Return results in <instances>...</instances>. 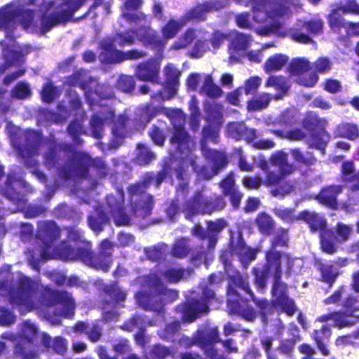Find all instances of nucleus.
I'll use <instances>...</instances> for the list:
<instances>
[{
  "mask_svg": "<svg viewBox=\"0 0 359 359\" xmlns=\"http://www.w3.org/2000/svg\"><path fill=\"white\" fill-rule=\"evenodd\" d=\"M229 1L227 0H210L203 4L196 6L188 12L183 18L175 20L170 19L161 27L162 38L156 32L147 25L149 23L147 16L142 13H130L141 5L140 0H127L125 3V11L123 18L130 23L140 26L138 33L133 32L118 34L112 40L107 39L102 42V49L99 58L105 63L118 62L128 59H137L143 56V53L137 50H130L126 53L118 50L116 45L128 46L133 43L135 39L142 41L154 48H161L166 43L167 40L173 39L177 33L190 20H204L206 14L213 11L224 8Z\"/></svg>",
  "mask_w": 359,
  "mask_h": 359,
  "instance_id": "nucleus-1",
  "label": "nucleus"
},
{
  "mask_svg": "<svg viewBox=\"0 0 359 359\" xmlns=\"http://www.w3.org/2000/svg\"><path fill=\"white\" fill-rule=\"evenodd\" d=\"M287 241V232L283 231L280 236H277L272 243L273 250L266 255V264L262 269H255V283L259 290H263L269 277H273L274 284L273 286V303L274 308L280 311L285 312L288 316L294 313V302L286 295V285L280 282L281 277V266L287 264V270L295 273L299 272L303 261L299 258L290 259L289 255L274 250L278 245L283 246Z\"/></svg>",
  "mask_w": 359,
  "mask_h": 359,
  "instance_id": "nucleus-2",
  "label": "nucleus"
},
{
  "mask_svg": "<svg viewBox=\"0 0 359 359\" xmlns=\"http://www.w3.org/2000/svg\"><path fill=\"white\" fill-rule=\"evenodd\" d=\"M11 274L8 271H1L0 277L6 278V280L0 283V291L2 296H6L9 302L16 306L21 313L29 312L34 309H40L41 306L49 307L53 304L52 301L39 303L35 300L36 283L29 278L18 273L15 282L10 280Z\"/></svg>",
  "mask_w": 359,
  "mask_h": 359,
  "instance_id": "nucleus-3",
  "label": "nucleus"
},
{
  "mask_svg": "<svg viewBox=\"0 0 359 359\" xmlns=\"http://www.w3.org/2000/svg\"><path fill=\"white\" fill-rule=\"evenodd\" d=\"M254 20L258 23L266 25L255 29L256 32L261 36H267L271 34L280 35L286 34L285 31H282L277 18L286 15L290 11L288 6H285L287 1L285 0H252ZM238 4L248 5V0H235Z\"/></svg>",
  "mask_w": 359,
  "mask_h": 359,
  "instance_id": "nucleus-4",
  "label": "nucleus"
},
{
  "mask_svg": "<svg viewBox=\"0 0 359 359\" xmlns=\"http://www.w3.org/2000/svg\"><path fill=\"white\" fill-rule=\"evenodd\" d=\"M111 243L107 240L102 242L100 248L103 251L104 257L103 260L101 258L97 259L92 257L91 252L88 248L76 247V250L72 249L69 245L65 243L62 244L61 249H54L53 248V242L44 243V247L41 253V258L43 259H61L65 260H74L81 259L86 265L91 266L97 269H101L104 271H107L110 266L111 254L110 250L111 248Z\"/></svg>",
  "mask_w": 359,
  "mask_h": 359,
  "instance_id": "nucleus-5",
  "label": "nucleus"
},
{
  "mask_svg": "<svg viewBox=\"0 0 359 359\" xmlns=\"http://www.w3.org/2000/svg\"><path fill=\"white\" fill-rule=\"evenodd\" d=\"M158 111L166 114L173 125L175 132L171 138V144L176 147L181 154V158L183 161L182 167L180 170L176 171V176L178 180L183 181L182 169L186 165L190 164L192 169L196 170L195 156L191 153L194 143L193 140L189 138L183 128L185 121L184 114L180 109H160Z\"/></svg>",
  "mask_w": 359,
  "mask_h": 359,
  "instance_id": "nucleus-6",
  "label": "nucleus"
},
{
  "mask_svg": "<svg viewBox=\"0 0 359 359\" xmlns=\"http://www.w3.org/2000/svg\"><path fill=\"white\" fill-rule=\"evenodd\" d=\"M208 111V120L214 119V126L206 127L203 130V141L201 142V150L205 157L212 163V168L210 172L207 171V168H203L199 172V175L204 179H210L216 175L219 170L224 168L226 164V158L224 154L218 152L215 150L210 149L207 147L206 142H212L216 143L218 142V128L217 126L222 123V112L219 109L217 110L215 115L212 114V111Z\"/></svg>",
  "mask_w": 359,
  "mask_h": 359,
  "instance_id": "nucleus-7",
  "label": "nucleus"
},
{
  "mask_svg": "<svg viewBox=\"0 0 359 359\" xmlns=\"http://www.w3.org/2000/svg\"><path fill=\"white\" fill-rule=\"evenodd\" d=\"M84 1L67 0L60 6H55L50 0L45 1L41 7L43 14L41 19L40 32L46 33L55 25L69 19Z\"/></svg>",
  "mask_w": 359,
  "mask_h": 359,
  "instance_id": "nucleus-8",
  "label": "nucleus"
},
{
  "mask_svg": "<svg viewBox=\"0 0 359 359\" xmlns=\"http://www.w3.org/2000/svg\"><path fill=\"white\" fill-rule=\"evenodd\" d=\"M37 336V328L30 322L23 323L21 334L15 336L12 333H4L2 337L11 340L15 344V353L16 355L22 359H34L38 353L32 351L33 341Z\"/></svg>",
  "mask_w": 359,
  "mask_h": 359,
  "instance_id": "nucleus-9",
  "label": "nucleus"
},
{
  "mask_svg": "<svg viewBox=\"0 0 359 359\" xmlns=\"http://www.w3.org/2000/svg\"><path fill=\"white\" fill-rule=\"evenodd\" d=\"M13 22H20L25 29L30 32L38 30L34 21L33 13L30 10H20L14 5H8L0 9V29H9Z\"/></svg>",
  "mask_w": 359,
  "mask_h": 359,
  "instance_id": "nucleus-10",
  "label": "nucleus"
},
{
  "mask_svg": "<svg viewBox=\"0 0 359 359\" xmlns=\"http://www.w3.org/2000/svg\"><path fill=\"white\" fill-rule=\"evenodd\" d=\"M287 154L283 151H278L273 154L271 157V163L278 168L279 175L268 170V163L261 156L255 158V163L266 174L265 184H273L277 183L282 177L292 174L294 171V167L289 164L287 161Z\"/></svg>",
  "mask_w": 359,
  "mask_h": 359,
  "instance_id": "nucleus-11",
  "label": "nucleus"
},
{
  "mask_svg": "<svg viewBox=\"0 0 359 359\" xmlns=\"http://www.w3.org/2000/svg\"><path fill=\"white\" fill-rule=\"evenodd\" d=\"M218 340L219 335L217 329L211 328L205 331L198 330L193 340L189 338H184L182 339L181 344L185 347L190 346L193 344H198L204 349L206 359H224L222 355L218 354L217 351H215L210 344Z\"/></svg>",
  "mask_w": 359,
  "mask_h": 359,
  "instance_id": "nucleus-12",
  "label": "nucleus"
},
{
  "mask_svg": "<svg viewBox=\"0 0 359 359\" xmlns=\"http://www.w3.org/2000/svg\"><path fill=\"white\" fill-rule=\"evenodd\" d=\"M205 39L206 32L201 29H189L174 42L172 48L174 50L185 48L195 40L191 55L195 57H200L208 50Z\"/></svg>",
  "mask_w": 359,
  "mask_h": 359,
  "instance_id": "nucleus-13",
  "label": "nucleus"
},
{
  "mask_svg": "<svg viewBox=\"0 0 359 359\" xmlns=\"http://www.w3.org/2000/svg\"><path fill=\"white\" fill-rule=\"evenodd\" d=\"M224 205L225 203L221 198H217L215 203L213 204L206 196L201 193H198L191 201L188 202L184 208V212L187 217L199 213L210 214L215 210H222Z\"/></svg>",
  "mask_w": 359,
  "mask_h": 359,
  "instance_id": "nucleus-14",
  "label": "nucleus"
},
{
  "mask_svg": "<svg viewBox=\"0 0 359 359\" xmlns=\"http://www.w3.org/2000/svg\"><path fill=\"white\" fill-rule=\"evenodd\" d=\"M277 21L280 23V27L282 28V31H285L286 34L285 35H280L278 34H275L278 36H289L291 37L293 40L301 43H309L313 42L312 39L309 37L307 35L300 32L297 27L301 26H305L306 27V29L311 32V34H319L321 32L323 29V21L320 20H315L313 21H310L307 23H302V22L298 23L296 27L294 28H291L290 29H286L282 22L277 18Z\"/></svg>",
  "mask_w": 359,
  "mask_h": 359,
  "instance_id": "nucleus-15",
  "label": "nucleus"
},
{
  "mask_svg": "<svg viewBox=\"0 0 359 359\" xmlns=\"http://www.w3.org/2000/svg\"><path fill=\"white\" fill-rule=\"evenodd\" d=\"M290 68L291 74L299 76L297 82L300 85L312 87L318 80V76L316 74L304 75V73L311 68L310 62L304 57L294 59L290 63Z\"/></svg>",
  "mask_w": 359,
  "mask_h": 359,
  "instance_id": "nucleus-16",
  "label": "nucleus"
},
{
  "mask_svg": "<svg viewBox=\"0 0 359 359\" xmlns=\"http://www.w3.org/2000/svg\"><path fill=\"white\" fill-rule=\"evenodd\" d=\"M203 294L204 299L202 302L189 303L184 306L182 316L184 321L193 322L198 313H205L208 311V306L205 301L212 299L215 297V293L212 289L206 288L203 290Z\"/></svg>",
  "mask_w": 359,
  "mask_h": 359,
  "instance_id": "nucleus-17",
  "label": "nucleus"
},
{
  "mask_svg": "<svg viewBox=\"0 0 359 359\" xmlns=\"http://www.w3.org/2000/svg\"><path fill=\"white\" fill-rule=\"evenodd\" d=\"M123 201V192L118 191L117 197L108 196L107 203L109 208L108 214L114 220L118 226L126 225L129 223V217L123 212L122 210V203Z\"/></svg>",
  "mask_w": 359,
  "mask_h": 359,
  "instance_id": "nucleus-18",
  "label": "nucleus"
},
{
  "mask_svg": "<svg viewBox=\"0 0 359 359\" xmlns=\"http://www.w3.org/2000/svg\"><path fill=\"white\" fill-rule=\"evenodd\" d=\"M262 82V79L257 76H251L247 79L243 86L230 93L227 98L230 103L237 105L240 102L245 100V95L254 94L259 88Z\"/></svg>",
  "mask_w": 359,
  "mask_h": 359,
  "instance_id": "nucleus-19",
  "label": "nucleus"
},
{
  "mask_svg": "<svg viewBox=\"0 0 359 359\" xmlns=\"http://www.w3.org/2000/svg\"><path fill=\"white\" fill-rule=\"evenodd\" d=\"M227 295L228 307L231 312L238 313L248 321H251L255 318L253 309L245 306V302L240 299L233 289L229 290Z\"/></svg>",
  "mask_w": 359,
  "mask_h": 359,
  "instance_id": "nucleus-20",
  "label": "nucleus"
},
{
  "mask_svg": "<svg viewBox=\"0 0 359 359\" xmlns=\"http://www.w3.org/2000/svg\"><path fill=\"white\" fill-rule=\"evenodd\" d=\"M164 74L166 77V86L163 91L159 93V96L163 100H168L176 93L180 72L172 65H168L165 67Z\"/></svg>",
  "mask_w": 359,
  "mask_h": 359,
  "instance_id": "nucleus-21",
  "label": "nucleus"
},
{
  "mask_svg": "<svg viewBox=\"0 0 359 359\" xmlns=\"http://www.w3.org/2000/svg\"><path fill=\"white\" fill-rule=\"evenodd\" d=\"M86 74L85 72H82L74 75V76H77V79L72 84L73 86L78 85L84 90L86 99L89 102L90 105L93 106L98 102L99 99L104 98V95L100 94V89H96L94 93L92 92V88L97 86V82L92 79H90L89 83L84 82L83 79L86 76Z\"/></svg>",
  "mask_w": 359,
  "mask_h": 359,
  "instance_id": "nucleus-22",
  "label": "nucleus"
},
{
  "mask_svg": "<svg viewBox=\"0 0 359 359\" xmlns=\"http://www.w3.org/2000/svg\"><path fill=\"white\" fill-rule=\"evenodd\" d=\"M47 293L62 309L57 315L67 318H72L74 316V304L72 296L69 293L63 292H55L50 290Z\"/></svg>",
  "mask_w": 359,
  "mask_h": 359,
  "instance_id": "nucleus-23",
  "label": "nucleus"
},
{
  "mask_svg": "<svg viewBox=\"0 0 359 359\" xmlns=\"http://www.w3.org/2000/svg\"><path fill=\"white\" fill-rule=\"evenodd\" d=\"M3 48V54L10 65H18L21 62L23 54L19 50L20 48L17 46L8 32L6 34V39L1 42Z\"/></svg>",
  "mask_w": 359,
  "mask_h": 359,
  "instance_id": "nucleus-24",
  "label": "nucleus"
},
{
  "mask_svg": "<svg viewBox=\"0 0 359 359\" xmlns=\"http://www.w3.org/2000/svg\"><path fill=\"white\" fill-rule=\"evenodd\" d=\"M359 316L344 313H332L318 318V320L323 323L332 322L335 327L343 328L354 325Z\"/></svg>",
  "mask_w": 359,
  "mask_h": 359,
  "instance_id": "nucleus-25",
  "label": "nucleus"
},
{
  "mask_svg": "<svg viewBox=\"0 0 359 359\" xmlns=\"http://www.w3.org/2000/svg\"><path fill=\"white\" fill-rule=\"evenodd\" d=\"M158 72L159 63L153 60L140 65L137 67L136 75L140 80L154 82L158 78Z\"/></svg>",
  "mask_w": 359,
  "mask_h": 359,
  "instance_id": "nucleus-26",
  "label": "nucleus"
},
{
  "mask_svg": "<svg viewBox=\"0 0 359 359\" xmlns=\"http://www.w3.org/2000/svg\"><path fill=\"white\" fill-rule=\"evenodd\" d=\"M266 88H273L278 93L275 95L274 99L280 100L287 93L290 83L288 79L282 76H271L266 81Z\"/></svg>",
  "mask_w": 359,
  "mask_h": 359,
  "instance_id": "nucleus-27",
  "label": "nucleus"
},
{
  "mask_svg": "<svg viewBox=\"0 0 359 359\" xmlns=\"http://www.w3.org/2000/svg\"><path fill=\"white\" fill-rule=\"evenodd\" d=\"M341 191V188L339 186H331L323 189L317 196L316 199L319 203L334 208L337 205V196Z\"/></svg>",
  "mask_w": 359,
  "mask_h": 359,
  "instance_id": "nucleus-28",
  "label": "nucleus"
},
{
  "mask_svg": "<svg viewBox=\"0 0 359 359\" xmlns=\"http://www.w3.org/2000/svg\"><path fill=\"white\" fill-rule=\"evenodd\" d=\"M106 112L107 115L104 117H103L102 113L100 115L96 114L93 116L91 119L90 126L93 135L97 139L102 137L104 124H107L108 122L111 121L114 116V112L111 110H107Z\"/></svg>",
  "mask_w": 359,
  "mask_h": 359,
  "instance_id": "nucleus-29",
  "label": "nucleus"
},
{
  "mask_svg": "<svg viewBox=\"0 0 359 359\" xmlns=\"http://www.w3.org/2000/svg\"><path fill=\"white\" fill-rule=\"evenodd\" d=\"M255 136L256 133L255 130L245 128L243 133L242 138H244L246 141L251 142L252 147L256 149H269L274 147L275 144L273 141L269 140H255Z\"/></svg>",
  "mask_w": 359,
  "mask_h": 359,
  "instance_id": "nucleus-30",
  "label": "nucleus"
},
{
  "mask_svg": "<svg viewBox=\"0 0 359 359\" xmlns=\"http://www.w3.org/2000/svg\"><path fill=\"white\" fill-rule=\"evenodd\" d=\"M299 218L304 220L311 230H323L326 222L320 215L309 211H304L299 214Z\"/></svg>",
  "mask_w": 359,
  "mask_h": 359,
  "instance_id": "nucleus-31",
  "label": "nucleus"
},
{
  "mask_svg": "<svg viewBox=\"0 0 359 359\" xmlns=\"http://www.w3.org/2000/svg\"><path fill=\"white\" fill-rule=\"evenodd\" d=\"M353 169L354 165L352 161L344 162L341 166L342 176L344 181L350 180L349 187L351 189L358 191L359 190V171L356 175H353Z\"/></svg>",
  "mask_w": 359,
  "mask_h": 359,
  "instance_id": "nucleus-32",
  "label": "nucleus"
},
{
  "mask_svg": "<svg viewBox=\"0 0 359 359\" xmlns=\"http://www.w3.org/2000/svg\"><path fill=\"white\" fill-rule=\"evenodd\" d=\"M334 134L337 137L355 140L359 137L358 126L353 123H342L335 129Z\"/></svg>",
  "mask_w": 359,
  "mask_h": 359,
  "instance_id": "nucleus-33",
  "label": "nucleus"
},
{
  "mask_svg": "<svg viewBox=\"0 0 359 359\" xmlns=\"http://www.w3.org/2000/svg\"><path fill=\"white\" fill-rule=\"evenodd\" d=\"M288 57L285 55L275 54L269 57L264 63L266 72H276L281 69L287 62Z\"/></svg>",
  "mask_w": 359,
  "mask_h": 359,
  "instance_id": "nucleus-34",
  "label": "nucleus"
},
{
  "mask_svg": "<svg viewBox=\"0 0 359 359\" xmlns=\"http://www.w3.org/2000/svg\"><path fill=\"white\" fill-rule=\"evenodd\" d=\"M41 343L46 348H52L58 353L62 354L67 348L66 341L61 337H55L51 339L50 337L46 334H41Z\"/></svg>",
  "mask_w": 359,
  "mask_h": 359,
  "instance_id": "nucleus-35",
  "label": "nucleus"
},
{
  "mask_svg": "<svg viewBox=\"0 0 359 359\" xmlns=\"http://www.w3.org/2000/svg\"><path fill=\"white\" fill-rule=\"evenodd\" d=\"M234 252L239 257L241 264L247 266L248 264L255 259L257 250L247 247L243 242H240L238 247L233 250Z\"/></svg>",
  "mask_w": 359,
  "mask_h": 359,
  "instance_id": "nucleus-36",
  "label": "nucleus"
},
{
  "mask_svg": "<svg viewBox=\"0 0 359 359\" xmlns=\"http://www.w3.org/2000/svg\"><path fill=\"white\" fill-rule=\"evenodd\" d=\"M330 335L331 331L327 325H323L320 330H315L313 333V338L316 341L318 348L324 355H327L330 353L324 341L328 339Z\"/></svg>",
  "mask_w": 359,
  "mask_h": 359,
  "instance_id": "nucleus-37",
  "label": "nucleus"
},
{
  "mask_svg": "<svg viewBox=\"0 0 359 359\" xmlns=\"http://www.w3.org/2000/svg\"><path fill=\"white\" fill-rule=\"evenodd\" d=\"M272 97L270 94L262 93L248 102L249 111H259L267 107Z\"/></svg>",
  "mask_w": 359,
  "mask_h": 359,
  "instance_id": "nucleus-38",
  "label": "nucleus"
},
{
  "mask_svg": "<svg viewBox=\"0 0 359 359\" xmlns=\"http://www.w3.org/2000/svg\"><path fill=\"white\" fill-rule=\"evenodd\" d=\"M75 331L78 332H85L92 341H97L101 335L100 330L97 325L79 323L75 326Z\"/></svg>",
  "mask_w": 359,
  "mask_h": 359,
  "instance_id": "nucleus-39",
  "label": "nucleus"
},
{
  "mask_svg": "<svg viewBox=\"0 0 359 359\" xmlns=\"http://www.w3.org/2000/svg\"><path fill=\"white\" fill-rule=\"evenodd\" d=\"M200 93L210 97L216 98L221 95L222 90L212 83L210 76H206Z\"/></svg>",
  "mask_w": 359,
  "mask_h": 359,
  "instance_id": "nucleus-40",
  "label": "nucleus"
},
{
  "mask_svg": "<svg viewBox=\"0 0 359 359\" xmlns=\"http://www.w3.org/2000/svg\"><path fill=\"white\" fill-rule=\"evenodd\" d=\"M230 37L231 39V49H233L235 50H244L250 44V37L237 32H232Z\"/></svg>",
  "mask_w": 359,
  "mask_h": 359,
  "instance_id": "nucleus-41",
  "label": "nucleus"
},
{
  "mask_svg": "<svg viewBox=\"0 0 359 359\" xmlns=\"http://www.w3.org/2000/svg\"><path fill=\"white\" fill-rule=\"evenodd\" d=\"M329 139L330 137L328 134L326 132L321 130L318 133L311 135L308 140V144L311 147L323 150L326 144L328 142Z\"/></svg>",
  "mask_w": 359,
  "mask_h": 359,
  "instance_id": "nucleus-42",
  "label": "nucleus"
},
{
  "mask_svg": "<svg viewBox=\"0 0 359 359\" xmlns=\"http://www.w3.org/2000/svg\"><path fill=\"white\" fill-rule=\"evenodd\" d=\"M340 11L337 8L334 10L328 16V21L331 29L334 31H339L341 27H344L346 29V25L348 22H346L344 20V18L341 17L340 13Z\"/></svg>",
  "mask_w": 359,
  "mask_h": 359,
  "instance_id": "nucleus-43",
  "label": "nucleus"
},
{
  "mask_svg": "<svg viewBox=\"0 0 359 359\" xmlns=\"http://www.w3.org/2000/svg\"><path fill=\"white\" fill-rule=\"evenodd\" d=\"M97 219H95L93 216H90L88 218V223L90 229L95 232H100L102 231V225L109 219V216L106 215L105 213L100 210H97Z\"/></svg>",
  "mask_w": 359,
  "mask_h": 359,
  "instance_id": "nucleus-44",
  "label": "nucleus"
},
{
  "mask_svg": "<svg viewBox=\"0 0 359 359\" xmlns=\"http://www.w3.org/2000/svg\"><path fill=\"white\" fill-rule=\"evenodd\" d=\"M137 150V161L140 165L148 164L155 158L154 154L149 151L147 147L143 144H138Z\"/></svg>",
  "mask_w": 359,
  "mask_h": 359,
  "instance_id": "nucleus-45",
  "label": "nucleus"
},
{
  "mask_svg": "<svg viewBox=\"0 0 359 359\" xmlns=\"http://www.w3.org/2000/svg\"><path fill=\"white\" fill-rule=\"evenodd\" d=\"M142 198L144 200L143 204H138L135 207V212L140 216H145L149 214L152 209V197L150 195L143 194Z\"/></svg>",
  "mask_w": 359,
  "mask_h": 359,
  "instance_id": "nucleus-46",
  "label": "nucleus"
},
{
  "mask_svg": "<svg viewBox=\"0 0 359 359\" xmlns=\"http://www.w3.org/2000/svg\"><path fill=\"white\" fill-rule=\"evenodd\" d=\"M257 224L262 233H269L273 226V220L265 213L259 214L256 220Z\"/></svg>",
  "mask_w": 359,
  "mask_h": 359,
  "instance_id": "nucleus-47",
  "label": "nucleus"
},
{
  "mask_svg": "<svg viewBox=\"0 0 359 359\" xmlns=\"http://www.w3.org/2000/svg\"><path fill=\"white\" fill-rule=\"evenodd\" d=\"M189 109L191 111L190 124L193 130L198 128L199 111L198 109V101L195 97H193L189 103Z\"/></svg>",
  "mask_w": 359,
  "mask_h": 359,
  "instance_id": "nucleus-48",
  "label": "nucleus"
},
{
  "mask_svg": "<svg viewBox=\"0 0 359 359\" xmlns=\"http://www.w3.org/2000/svg\"><path fill=\"white\" fill-rule=\"evenodd\" d=\"M322 278L323 281L331 284L332 283L337 274V269L332 265L325 264L323 265L321 269Z\"/></svg>",
  "mask_w": 359,
  "mask_h": 359,
  "instance_id": "nucleus-49",
  "label": "nucleus"
},
{
  "mask_svg": "<svg viewBox=\"0 0 359 359\" xmlns=\"http://www.w3.org/2000/svg\"><path fill=\"white\" fill-rule=\"evenodd\" d=\"M184 271L182 269L170 268L163 273V279L170 283L178 282L184 277Z\"/></svg>",
  "mask_w": 359,
  "mask_h": 359,
  "instance_id": "nucleus-50",
  "label": "nucleus"
},
{
  "mask_svg": "<svg viewBox=\"0 0 359 359\" xmlns=\"http://www.w3.org/2000/svg\"><path fill=\"white\" fill-rule=\"evenodd\" d=\"M187 242L188 241L184 238H182L176 242L172 248V254L175 257H183L187 255L189 250Z\"/></svg>",
  "mask_w": 359,
  "mask_h": 359,
  "instance_id": "nucleus-51",
  "label": "nucleus"
},
{
  "mask_svg": "<svg viewBox=\"0 0 359 359\" xmlns=\"http://www.w3.org/2000/svg\"><path fill=\"white\" fill-rule=\"evenodd\" d=\"M337 8L343 13L359 14V5L354 0H344Z\"/></svg>",
  "mask_w": 359,
  "mask_h": 359,
  "instance_id": "nucleus-52",
  "label": "nucleus"
},
{
  "mask_svg": "<svg viewBox=\"0 0 359 359\" xmlns=\"http://www.w3.org/2000/svg\"><path fill=\"white\" fill-rule=\"evenodd\" d=\"M245 129V126L243 123H231L228 126V133L233 138L240 139Z\"/></svg>",
  "mask_w": 359,
  "mask_h": 359,
  "instance_id": "nucleus-53",
  "label": "nucleus"
},
{
  "mask_svg": "<svg viewBox=\"0 0 359 359\" xmlns=\"http://www.w3.org/2000/svg\"><path fill=\"white\" fill-rule=\"evenodd\" d=\"M292 331V337L282 342L280 346V351L285 353H289L292 350L295 342L299 339L298 330L296 327H294Z\"/></svg>",
  "mask_w": 359,
  "mask_h": 359,
  "instance_id": "nucleus-54",
  "label": "nucleus"
},
{
  "mask_svg": "<svg viewBox=\"0 0 359 359\" xmlns=\"http://www.w3.org/2000/svg\"><path fill=\"white\" fill-rule=\"evenodd\" d=\"M118 87L124 92H130L135 88V82L133 77L122 76L118 81Z\"/></svg>",
  "mask_w": 359,
  "mask_h": 359,
  "instance_id": "nucleus-55",
  "label": "nucleus"
},
{
  "mask_svg": "<svg viewBox=\"0 0 359 359\" xmlns=\"http://www.w3.org/2000/svg\"><path fill=\"white\" fill-rule=\"evenodd\" d=\"M13 95L19 99L26 98L30 94V89L28 84L25 83H18L13 90Z\"/></svg>",
  "mask_w": 359,
  "mask_h": 359,
  "instance_id": "nucleus-56",
  "label": "nucleus"
},
{
  "mask_svg": "<svg viewBox=\"0 0 359 359\" xmlns=\"http://www.w3.org/2000/svg\"><path fill=\"white\" fill-rule=\"evenodd\" d=\"M57 90L53 86L52 83H48L46 84L42 90L41 96L43 101L49 102H51L56 96Z\"/></svg>",
  "mask_w": 359,
  "mask_h": 359,
  "instance_id": "nucleus-57",
  "label": "nucleus"
},
{
  "mask_svg": "<svg viewBox=\"0 0 359 359\" xmlns=\"http://www.w3.org/2000/svg\"><path fill=\"white\" fill-rule=\"evenodd\" d=\"M236 22L241 28L253 29L254 27L250 19V15L247 13H242L236 15Z\"/></svg>",
  "mask_w": 359,
  "mask_h": 359,
  "instance_id": "nucleus-58",
  "label": "nucleus"
},
{
  "mask_svg": "<svg viewBox=\"0 0 359 359\" xmlns=\"http://www.w3.org/2000/svg\"><path fill=\"white\" fill-rule=\"evenodd\" d=\"M297 189V187L294 184H292L291 183H287L282 185L278 189L272 191V194L274 196H284L285 195L289 194L292 191H296Z\"/></svg>",
  "mask_w": 359,
  "mask_h": 359,
  "instance_id": "nucleus-59",
  "label": "nucleus"
},
{
  "mask_svg": "<svg viewBox=\"0 0 359 359\" xmlns=\"http://www.w3.org/2000/svg\"><path fill=\"white\" fill-rule=\"evenodd\" d=\"M180 324L178 321L169 324L165 330L161 332L159 335L161 338L169 339L171 337L179 330Z\"/></svg>",
  "mask_w": 359,
  "mask_h": 359,
  "instance_id": "nucleus-60",
  "label": "nucleus"
},
{
  "mask_svg": "<svg viewBox=\"0 0 359 359\" xmlns=\"http://www.w3.org/2000/svg\"><path fill=\"white\" fill-rule=\"evenodd\" d=\"M275 213L284 221L291 222L294 219V212L290 209L279 208L275 210Z\"/></svg>",
  "mask_w": 359,
  "mask_h": 359,
  "instance_id": "nucleus-61",
  "label": "nucleus"
},
{
  "mask_svg": "<svg viewBox=\"0 0 359 359\" xmlns=\"http://www.w3.org/2000/svg\"><path fill=\"white\" fill-rule=\"evenodd\" d=\"M170 354V351L165 346L156 345L155 346L151 353V358H156L158 359H163Z\"/></svg>",
  "mask_w": 359,
  "mask_h": 359,
  "instance_id": "nucleus-62",
  "label": "nucleus"
},
{
  "mask_svg": "<svg viewBox=\"0 0 359 359\" xmlns=\"http://www.w3.org/2000/svg\"><path fill=\"white\" fill-rule=\"evenodd\" d=\"M321 247L324 252L332 254L336 250L334 244L326 238V233L321 235Z\"/></svg>",
  "mask_w": 359,
  "mask_h": 359,
  "instance_id": "nucleus-63",
  "label": "nucleus"
},
{
  "mask_svg": "<svg viewBox=\"0 0 359 359\" xmlns=\"http://www.w3.org/2000/svg\"><path fill=\"white\" fill-rule=\"evenodd\" d=\"M262 183V180L259 177H245L243 180V184L248 189H257Z\"/></svg>",
  "mask_w": 359,
  "mask_h": 359,
  "instance_id": "nucleus-64",
  "label": "nucleus"
}]
</instances>
